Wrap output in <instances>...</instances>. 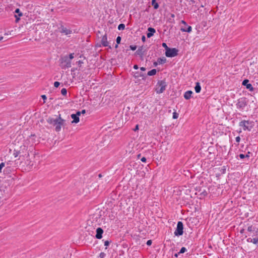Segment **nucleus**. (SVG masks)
I'll list each match as a JSON object with an SVG mask.
<instances>
[{
  "label": "nucleus",
  "instance_id": "nucleus-12",
  "mask_svg": "<svg viewBox=\"0 0 258 258\" xmlns=\"http://www.w3.org/2000/svg\"><path fill=\"white\" fill-rule=\"evenodd\" d=\"M134 77L136 78H142L143 80H144L146 78V74L145 73L136 72L134 73Z\"/></svg>",
  "mask_w": 258,
  "mask_h": 258
},
{
  "label": "nucleus",
  "instance_id": "nucleus-44",
  "mask_svg": "<svg viewBox=\"0 0 258 258\" xmlns=\"http://www.w3.org/2000/svg\"><path fill=\"white\" fill-rule=\"evenodd\" d=\"M239 157H240L241 159H243V158H245V155H244V154H240L239 155Z\"/></svg>",
  "mask_w": 258,
  "mask_h": 258
},
{
  "label": "nucleus",
  "instance_id": "nucleus-18",
  "mask_svg": "<svg viewBox=\"0 0 258 258\" xmlns=\"http://www.w3.org/2000/svg\"><path fill=\"white\" fill-rule=\"evenodd\" d=\"M71 116L72 118L73 119L72 123H77L79 122V117L77 116V115H76L75 114H72Z\"/></svg>",
  "mask_w": 258,
  "mask_h": 258
},
{
  "label": "nucleus",
  "instance_id": "nucleus-27",
  "mask_svg": "<svg viewBox=\"0 0 258 258\" xmlns=\"http://www.w3.org/2000/svg\"><path fill=\"white\" fill-rule=\"evenodd\" d=\"M178 114L177 112H174L173 113V117H172L173 118V119H176V118H178Z\"/></svg>",
  "mask_w": 258,
  "mask_h": 258
},
{
  "label": "nucleus",
  "instance_id": "nucleus-22",
  "mask_svg": "<svg viewBox=\"0 0 258 258\" xmlns=\"http://www.w3.org/2000/svg\"><path fill=\"white\" fill-rule=\"evenodd\" d=\"M15 13H17L18 14V15L19 17H21L23 15V14L22 13H21L20 11V9H17L15 11Z\"/></svg>",
  "mask_w": 258,
  "mask_h": 258
},
{
  "label": "nucleus",
  "instance_id": "nucleus-34",
  "mask_svg": "<svg viewBox=\"0 0 258 258\" xmlns=\"http://www.w3.org/2000/svg\"><path fill=\"white\" fill-rule=\"evenodd\" d=\"M130 47L132 50H135L137 49V46L136 45H130Z\"/></svg>",
  "mask_w": 258,
  "mask_h": 258
},
{
  "label": "nucleus",
  "instance_id": "nucleus-11",
  "mask_svg": "<svg viewBox=\"0 0 258 258\" xmlns=\"http://www.w3.org/2000/svg\"><path fill=\"white\" fill-rule=\"evenodd\" d=\"M146 50L144 46L140 47L136 51L135 54L136 55H139L141 57H143L144 55L145 52Z\"/></svg>",
  "mask_w": 258,
  "mask_h": 258
},
{
  "label": "nucleus",
  "instance_id": "nucleus-29",
  "mask_svg": "<svg viewBox=\"0 0 258 258\" xmlns=\"http://www.w3.org/2000/svg\"><path fill=\"white\" fill-rule=\"evenodd\" d=\"M253 230H254V228H253V227H252V225H250V226L248 227V228H247V231H248L252 232Z\"/></svg>",
  "mask_w": 258,
  "mask_h": 258
},
{
  "label": "nucleus",
  "instance_id": "nucleus-10",
  "mask_svg": "<svg viewBox=\"0 0 258 258\" xmlns=\"http://www.w3.org/2000/svg\"><path fill=\"white\" fill-rule=\"evenodd\" d=\"M101 42L103 46H108L110 49L111 48V46L109 45V42L107 41V38L106 34L104 35L101 39Z\"/></svg>",
  "mask_w": 258,
  "mask_h": 258
},
{
  "label": "nucleus",
  "instance_id": "nucleus-20",
  "mask_svg": "<svg viewBox=\"0 0 258 258\" xmlns=\"http://www.w3.org/2000/svg\"><path fill=\"white\" fill-rule=\"evenodd\" d=\"M157 73V71L156 69H152V70L149 71L147 73V75L148 76H153L155 75Z\"/></svg>",
  "mask_w": 258,
  "mask_h": 258
},
{
  "label": "nucleus",
  "instance_id": "nucleus-56",
  "mask_svg": "<svg viewBox=\"0 0 258 258\" xmlns=\"http://www.w3.org/2000/svg\"><path fill=\"white\" fill-rule=\"evenodd\" d=\"M3 39V37L1 36L0 37V41L2 40Z\"/></svg>",
  "mask_w": 258,
  "mask_h": 258
},
{
  "label": "nucleus",
  "instance_id": "nucleus-38",
  "mask_svg": "<svg viewBox=\"0 0 258 258\" xmlns=\"http://www.w3.org/2000/svg\"><path fill=\"white\" fill-rule=\"evenodd\" d=\"M15 17L16 18V22L18 23L19 21V20H20V17H19L18 16L15 15Z\"/></svg>",
  "mask_w": 258,
  "mask_h": 258
},
{
  "label": "nucleus",
  "instance_id": "nucleus-37",
  "mask_svg": "<svg viewBox=\"0 0 258 258\" xmlns=\"http://www.w3.org/2000/svg\"><path fill=\"white\" fill-rule=\"evenodd\" d=\"M77 64L78 66H79L80 67L81 66V65L84 63L83 61L82 60H79V61H78L77 62Z\"/></svg>",
  "mask_w": 258,
  "mask_h": 258
},
{
  "label": "nucleus",
  "instance_id": "nucleus-13",
  "mask_svg": "<svg viewBox=\"0 0 258 258\" xmlns=\"http://www.w3.org/2000/svg\"><path fill=\"white\" fill-rule=\"evenodd\" d=\"M103 233V229L100 228L98 227L96 229V238L97 239H101L102 237V235Z\"/></svg>",
  "mask_w": 258,
  "mask_h": 258
},
{
  "label": "nucleus",
  "instance_id": "nucleus-3",
  "mask_svg": "<svg viewBox=\"0 0 258 258\" xmlns=\"http://www.w3.org/2000/svg\"><path fill=\"white\" fill-rule=\"evenodd\" d=\"M59 61L60 66L62 69L69 68L71 67V61L67 56L62 57Z\"/></svg>",
  "mask_w": 258,
  "mask_h": 258
},
{
  "label": "nucleus",
  "instance_id": "nucleus-32",
  "mask_svg": "<svg viewBox=\"0 0 258 258\" xmlns=\"http://www.w3.org/2000/svg\"><path fill=\"white\" fill-rule=\"evenodd\" d=\"M121 37L120 36H118L117 38H116V43L117 44H119L120 43V41H121Z\"/></svg>",
  "mask_w": 258,
  "mask_h": 258
},
{
  "label": "nucleus",
  "instance_id": "nucleus-6",
  "mask_svg": "<svg viewBox=\"0 0 258 258\" xmlns=\"http://www.w3.org/2000/svg\"><path fill=\"white\" fill-rule=\"evenodd\" d=\"M252 238H248L246 241L248 242L252 243L254 244H258V228H257L253 233V235L252 236Z\"/></svg>",
  "mask_w": 258,
  "mask_h": 258
},
{
  "label": "nucleus",
  "instance_id": "nucleus-35",
  "mask_svg": "<svg viewBox=\"0 0 258 258\" xmlns=\"http://www.w3.org/2000/svg\"><path fill=\"white\" fill-rule=\"evenodd\" d=\"M41 97H42V98L43 100V103H45L46 100L47 99V97H46V95H41Z\"/></svg>",
  "mask_w": 258,
  "mask_h": 258
},
{
  "label": "nucleus",
  "instance_id": "nucleus-43",
  "mask_svg": "<svg viewBox=\"0 0 258 258\" xmlns=\"http://www.w3.org/2000/svg\"><path fill=\"white\" fill-rule=\"evenodd\" d=\"M235 140L236 142L239 143L240 141V137L238 136L236 138Z\"/></svg>",
  "mask_w": 258,
  "mask_h": 258
},
{
  "label": "nucleus",
  "instance_id": "nucleus-7",
  "mask_svg": "<svg viewBox=\"0 0 258 258\" xmlns=\"http://www.w3.org/2000/svg\"><path fill=\"white\" fill-rule=\"evenodd\" d=\"M178 50L175 48H170L167 49V51L165 52V55L167 57H172L176 56L178 54Z\"/></svg>",
  "mask_w": 258,
  "mask_h": 258
},
{
  "label": "nucleus",
  "instance_id": "nucleus-51",
  "mask_svg": "<svg viewBox=\"0 0 258 258\" xmlns=\"http://www.w3.org/2000/svg\"><path fill=\"white\" fill-rule=\"evenodd\" d=\"M76 114V115H77V116H78V117H79V115H80V114H81V112H80V111H78V112H77V113H76V114Z\"/></svg>",
  "mask_w": 258,
  "mask_h": 258
},
{
  "label": "nucleus",
  "instance_id": "nucleus-4",
  "mask_svg": "<svg viewBox=\"0 0 258 258\" xmlns=\"http://www.w3.org/2000/svg\"><path fill=\"white\" fill-rule=\"evenodd\" d=\"M58 29L60 33L63 34L68 37H70L72 34L76 33L75 31H73L62 25L58 28Z\"/></svg>",
  "mask_w": 258,
  "mask_h": 258
},
{
  "label": "nucleus",
  "instance_id": "nucleus-58",
  "mask_svg": "<svg viewBox=\"0 0 258 258\" xmlns=\"http://www.w3.org/2000/svg\"><path fill=\"white\" fill-rule=\"evenodd\" d=\"M101 176H102V175H101V174H99V177H101Z\"/></svg>",
  "mask_w": 258,
  "mask_h": 258
},
{
  "label": "nucleus",
  "instance_id": "nucleus-21",
  "mask_svg": "<svg viewBox=\"0 0 258 258\" xmlns=\"http://www.w3.org/2000/svg\"><path fill=\"white\" fill-rule=\"evenodd\" d=\"M152 5L155 9H157L159 8L158 4L156 0H152Z\"/></svg>",
  "mask_w": 258,
  "mask_h": 258
},
{
  "label": "nucleus",
  "instance_id": "nucleus-53",
  "mask_svg": "<svg viewBox=\"0 0 258 258\" xmlns=\"http://www.w3.org/2000/svg\"><path fill=\"white\" fill-rule=\"evenodd\" d=\"M171 17L172 18H174V17H175V15H174L173 14H171Z\"/></svg>",
  "mask_w": 258,
  "mask_h": 258
},
{
  "label": "nucleus",
  "instance_id": "nucleus-41",
  "mask_svg": "<svg viewBox=\"0 0 258 258\" xmlns=\"http://www.w3.org/2000/svg\"><path fill=\"white\" fill-rule=\"evenodd\" d=\"M181 24H183V25H184V26H187V23H186V22H185V21H184V20H181Z\"/></svg>",
  "mask_w": 258,
  "mask_h": 258
},
{
  "label": "nucleus",
  "instance_id": "nucleus-8",
  "mask_svg": "<svg viewBox=\"0 0 258 258\" xmlns=\"http://www.w3.org/2000/svg\"><path fill=\"white\" fill-rule=\"evenodd\" d=\"M183 225L181 221H178L177 224L176 229L174 232V234L176 236H180L183 234Z\"/></svg>",
  "mask_w": 258,
  "mask_h": 258
},
{
  "label": "nucleus",
  "instance_id": "nucleus-31",
  "mask_svg": "<svg viewBox=\"0 0 258 258\" xmlns=\"http://www.w3.org/2000/svg\"><path fill=\"white\" fill-rule=\"evenodd\" d=\"M162 46L165 49L166 51L169 48L165 43H162Z\"/></svg>",
  "mask_w": 258,
  "mask_h": 258
},
{
  "label": "nucleus",
  "instance_id": "nucleus-54",
  "mask_svg": "<svg viewBox=\"0 0 258 258\" xmlns=\"http://www.w3.org/2000/svg\"><path fill=\"white\" fill-rule=\"evenodd\" d=\"M178 254H179L178 253H175L174 254L175 257H177L178 256Z\"/></svg>",
  "mask_w": 258,
  "mask_h": 258
},
{
  "label": "nucleus",
  "instance_id": "nucleus-42",
  "mask_svg": "<svg viewBox=\"0 0 258 258\" xmlns=\"http://www.w3.org/2000/svg\"><path fill=\"white\" fill-rule=\"evenodd\" d=\"M152 242V241L151 240H149L147 242V245H151Z\"/></svg>",
  "mask_w": 258,
  "mask_h": 258
},
{
  "label": "nucleus",
  "instance_id": "nucleus-19",
  "mask_svg": "<svg viewBox=\"0 0 258 258\" xmlns=\"http://www.w3.org/2000/svg\"><path fill=\"white\" fill-rule=\"evenodd\" d=\"M195 90L196 93H200L201 90V87L199 82H196Z\"/></svg>",
  "mask_w": 258,
  "mask_h": 258
},
{
  "label": "nucleus",
  "instance_id": "nucleus-52",
  "mask_svg": "<svg viewBox=\"0 0 258 258\" xmlns=\"http://www.w3.org/2000/svg\"><path fill=\"white\" fill-rule=\"evenodd\" d=\"M85 112H86L85 110H82V111L81 112V113H83V114H84V113H85Z\"/></svg>",
  "mask_w": 258,
  "mask_h": 258
},
{
  "label": "nucleus",
  "instance_id": "nucleus-14",
  "mask_svg": "<svg viewBox=\"0 0 258 258\" xmlns=\"http://www.w3.org/2000/svg\"><path fill=\"white\" fill-rule=\"evenodd\" d=\"M248 80H244L242 82V85L245 86L247 89H249L250 91H252L253 90V88L252 85L250 84H248Z\"/></svg>",
  "mask_w": 258,
  "mask_h": 258
},
{
  "label": "nucleus",
  "instance_id": "nucleus-47",
  "mask_svg": "<svg viewBox=\"0 0 258 258\" xmlns=\"http://www.w3.org/2000/svg\"><path fill=\"white\" fill-rule=\"evenodd\" d=\"M140 70L141 71H142V72H145L146 71V68H144V67H141L140 68Z\"/></svg>",
  "mask_w": 258,
  "mask_h": 258
},
{
  "label": "nucleus",
  "instance_id": "nucleus-25",
  "mask_svg": "<svg viewBox=\"0 0 258 258\" xmlns=\"http://www.w3.org/2000/svg\"><path fill=\"white\" fill-rule=\"evenodd\" d=\"M61 93L62 95L65 96L67 95V90L66 88H62L61 90Z\"/></svg>",
  "mask_w": 258,
  "mask_h": 258
},
{
  "label": "nucleus",
  "instance_id": "nucleus-16",
  "mask_svg": "<svg viewBox=\"0 0 258 258\" xmlns=\"http://www.w3.org/2000/svg\"><path fill=\"white\" fill-rule=\"evenodd\" d=\"M148 30L149 32H148L147 33V36L148 38H150L155 33V29H154L153 28L149 27V28H148Z\"/></svg>",
  "mask_w": 258,
  "mask_h": 258
},
{
  "label": "nucleus",
  "instance_id": "nucleus-45",
  "mask_svg": "<svg viewBox=\"0 0 258 258\" xmlns=\"http://www.w3.org/2000/svg\"><path fill=\"white\" fill-rule=\"evenodd\" d=\"M138 130H139V125L137 124L136 125L135 128L134 129V131L136 132Z\"/></svg>",
  "mask_w": 258,
  "mask_h": 258
},
{
  "label": "nucleus",
  "instance_id": "nucleus-50",
  "mask_svg": "<svg viewBox=\"0 0 258 258\" xmlns=\"http://www.w3.org/2000/svg\"><path fill=\"white\" fill-rule=\"evenodd\" d=\"M30 163H31V162L28 164V165L29 166V168H30L33 165V163L30 164Z\"/></svg>",
  "mask_w": 258,
  "mask_h": 258
},
{
  "label": "nucleus",
  "instance_id": "nucleus-28",
  "mask_svg": "<svg viewBox=\"0 0 258 258\" xmlns=\"http://www.w3.org/2000/svg\"><path fill=\"white\" fill-rule=\"evenodd\" d=\"M165 60H166L165 59L159 58L158 59V62L159 63L161 64V63H164L165 62Z\"/></svg>",
  "mask_w": 258,
  "mask_h": 258
},
{
  "label": "nucleus",
  "instance_id": "nucleus-5",
  "mask_svg": "<svg viewBox=\"0 0 258 258\" xmlns=\"http://www.w3.org/2000/svg\"><path fill=\"white\" fill-rule=\"evenodd\" d=\"M246 101L245 98H241L237 100L236 106L240 110H243L246 106Z\"/></svg>",
  "mask_w": 258,
  "mask_h": 258
},
{
  "label": "nucleus",
  "instance_id": "nucleus-49",
  "mask_svg": "<svg viewBox=\"0 0 258 258\" xmlns=\"http://www.w3.org/2000/svg\"><path fill=\"white\" fill-rule=\"evenodd\" d=\"M138 68H138V65H137V64L134 65V69H135L137 70V69H138Z\"/></svg>",
  "mask_w": 258,
  "mask_h": 258
},
{
  "label": "nucleus",
  "instance_id": "nucleus-26",
  "mask_svg": "<svg viewBox=\"0 0 258 258\" xmlns=\"http://www.w3.org/2000/svg\"><path fill=\"white\" fill-rule=\"evenodd\" d=\"M186 251V248L184 247H182L180 249L179 252H178V254L183 253L185 252Z\"/></svg>",
  "mask_w": 258,
  "mask_h": 258
},
{
  "label": "nucleus",
  "instance_id": "nucleus-57",
  "mask_svg": "<svg viewBox=\"0 0 258 258\" xmlns=\"http://www.w3.org/2000/svg\"><path fill=\"white\" fill-rule=\"evenodd\" d=\"M118 44L117 43V44L115 45V48H117L118 47Z\"/></svg>",
  "mask_w": 258,
  "mask_h": 258
},
{
  "label": "nucleus",
  "instance_id": "nucleus-9",
  "mask_svg": "<svg viewBox=\"0 0 258 258\" xmlns=\"http://www.w3.org/2000/svg\"><path fill=\"white\" fill-rule=\"evenodd\" d=\"M251 122L248 120H242L239 122V126L243 127L244 131L248 130L250 131L252 126H250Z\"/></svg>",
  "mask_w": 258,
  "mask_h": 258
},
{
  "label": "nucleus",
  "instance_id": "nucleus-48",
  "mask_svg": "<svg viewBox=\"0 0 258 258\" xmlns=\"http://www.w3.org/2000/svg\"><path fill=\"white\" fill-rule=\"evenodd\" d=\"M142 40L143 42L145 41L146 40V37L145 36H142Z\"/></svg>",
  "mask_w": 258,
  "mask_h": 258
},
{
  "label": "nucleus",
  "instance_id": "nucleus-24",
  "mask_svg": "<svg viewBox=\"0 0 258 258\" xmlns=\"http://www.w3.org/2000/svg\"><path fill=\"white\" fill-rule=\"evenodd\" d=\"M20 154V152L19 151H17L16 150H14L13 155L15 157H17Z\"/></svg>",
  "mask_w": 258,
  "mask_h": 258
},
{
  "label": "nucleus",
  "instance_id": "nucleus-39",
  "mask_svg": "<svg viewBox=\"0 0 258 258\" xmlns=\"http://www.w3.org/2000/svg\"><path fill=\"white\" fill-rule=\"evenodd\" d=\"M74 53H71L70 55H69V57H68L69 58V59H70V60L71 61V60L74 58Z\"/></svg>",
  "mask_w": 258,
  "mask_h": 258
},
{
  "label": "nucleus",
  "instance_id": "nucleus-46",
  "mask_svg": "<svg viewBox=\"0 0 258 258\" xmlns=\"http://www.w3.org/2000/svg\"><path fill=\"white\" fill-rule=\"evenodd\" d=\"M146 158L144 157H142L141 159V160L143 162H145L146 161Z\"/></svg>",
  "mask_w": 258,
  "mask_h": 258
},
{
  "label": "nucleus",
  "instance_id": "nucleus-40",
  "mask_svg": "<svg viewBox=\"0 0 258 258\" xmlns=\"http://www.w3.org/2000/svg\"><path fill=\"white\" fill-rule=\"evenodd\" d=\"M110 242V241H108V240H106V241H104V245L106 246H108Z\"/></svg>",
  "mask_w": 258,
  "mask_h": 258
},
{
  "label": "nucleus",
  "instance_id": "nucleus-30",
  "mask_svg": "<svg viewBox=\"0 0 258 258\" xmlns=\"http://www.w3.org/2000/svg\"><path fill=\"white\" fill-rule=\"evenodd\" d=\"M106 254L104 252H101L99 254L100 258H104Z\"/></svg>",
  "mask_w": 258,
  "mask_h": 258
},
{
  "label": "nucleus",
  "instance_id": "nucleus-55",
  "mask_svg": "<svg viewBox=\"0 0 258 258\" xmlns=\"http://www.w3.org/2000/svg\"><path fill=\"white\" fill-rule=\"evenodd\" d=\"M245 156L246 158H248L249 157V156L248 155H245Z\"/></svg>",
  "mask_w": 258,
  "mask_h": 258
},
{
  "label": "nucleus",
  "instance_id": "nucleus-1",
  "mask_svg": "<svg viewBox=\"0 0 258 258\" xmlns=\"http://www.w3.org/2000/svg\"><path fill=\"white\" fill-rule=\"evenodd\" d=\"M47 122L50 124L55 126V131L56 132H59L61 130V126L64 124V120L61 118L60 115L59 114V117L56 118L49 117L47 119Z\"/></svg>",
  "mask_w": 258,
  "mask_h": 258
},
{
  "label": "nucleus",
  "instance_id": "nucleus-23",
  "mask_svg": "<svg viewBox=\"0 0 258 258\" xmlns=\"http://www.w3.org/2000/svg\"><path fill=\"white\" fill-rule=\"evenodd\" d=\"M125 28V25L123 24H120L118 26V29L119 30H124Z\"/></svg>",
  "mask_w": 258,
  "mask_h": 258
},
{
  "label": "nucleus",
  "instance_id": "nucleus-36",
  "mask_svg": "<svg viewBox=\"0 0 258 258\" xmlns=\"http://www.w3.org/2000/svg\"><path fill=\"white\" fill-rule=\"evenodd\" d=\"M5 163H0V172H1L2 168L5 167Z\"/></svg>",
  "mask_w": 258,
  "mask_h": 258
},
{
  "label": "nucleus",
  "instance_id": "nucleus-17",
  "mask_svg": "<svg viewBox=\"0 0 258 258\" xmlns=\"http://www.w3.org/2000/svg\"><path fill=\"white\" fill-rule=\"evenodd\" d=\"M192 94V92L191 91H187L184 94V98L186 100H188L191 98Z\"/></svg>",
  "mask_w": 258,
  "mask_h": 258
},
{
  "label": "nucleus",
  "instance_id": "nucleus-2",
  "mask_svg": "<svg viewBox=\"0 0 258 258\" xmlns=\"http://www.w3.org/2000/svg\"><path fill=\"white\" fill-rule=\"evenodd\" d=\"M167 84L164 80L159 81L156 86V92L157 94L163 93L166 89Z\"/></svg>",
  "mask_w": 258,
  "mask_h": 258
},
{
  "label": "nucleus",
  "instance_id": "nucleus-33",
  "mask_svg": "<svg viewBox=\"0 0 258 258\" xmlns=\"http://www.w3.org/2000/svg\"><path fill=\"white\" fill-rule=\"evenodd\" d=\"M59 85L60 83L56 81L54 83V86L56 88H57L59 86Z\"/></svg>",
  "mask_w": 258,
  "mask_h": 258
},
{
  "label": "nucleus",
  "instance_id": "nucleus-15",
  "mask_svg": "<svg viewBox=\"0 0 258 258\" xmlns=\"http://www.w3.org/2000/svg\"><path fill=\"white\" fill-rule=\"evenodd\" d=\"M180 30L182 32H186L189 33L191 31L192 28L190 26H188V25H187V26H182L181 27Z\"/></svg>",
  "mask_w": 258,
  "mask_h": 258
}]
</instances>
